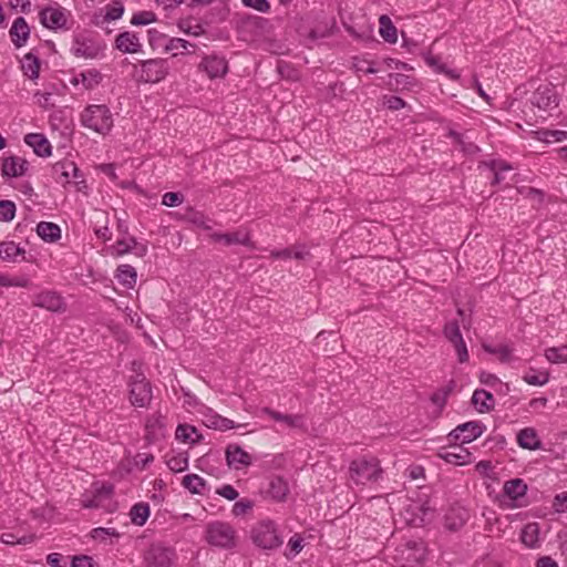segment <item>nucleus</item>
Segmentation results:
<instances>
[{
	"label": "nucleus",
	"instance_id": "nucleus-17",
	"mask_svg": "<svg viewBox=\"0 0 567 567\" xmlns=\"http://www.w3.org/2000/svg\"><path fill=\"white\" fill-rule=\"evenodd\" d=\"M9 34L16 48H21L27 43L30 35V27L23 17H19L13 21Z\"/></svg>",
	"mask_w": 567,
	"mask_h": 567
},
{
	"label": "nucleus",
	"instance_id": "nucleus-37",
	"mask_svg": "<svg viewBox=\"0 0 567 567\" xmlns=\"http://www.w3.org/2000/svg\"><path fill=\"white\" fill-rule=\"evenodd\" d=\"M147 432L150 440L162 437L164 435L165 419L158 413L157 416H153L147 421Z\"/></svg>",
	"mask_w": 567,
	"mask_h": 567
},
{
	"label": "nucleus",
	"instance_id": "nucleus-51",
	"mask_svg": "<svg viewBox=\"0 0 567 567\" xmlns=\"http://www.w3.org/2000/svg\"><path fill=\"white\" fill-rule=\"evenodd\" d=\"M209 422H210V424H209L210 427H213L215 430H219V431H227V430L236 427L234 421H231L227 417L220 416V415H213L209 419Z\"/></svg>",
	"mask_w": 567,
	"mask_h": 567
},
{
	"label": "nucleus",
	"instance_id": "nucleus-19",
	"mask_svg": "<svg viewBox=\"0 0 567 567\" xmlns=\"http://www.w3.org/2000/svg\"><path fill=\"white\" fill-rule=\"evenodd\" d=\"M75 172H76L75 163L72 161H69V159L56 162L52 166L53 178L62 185L71 184L72 183L71 173H75Z\"/></svg>",
	"mask_w": 567,
	"mask_h": 567
},
{
	"label": "nucleus",
	"instance_id": "nucleus-41",
	"mask_svg": "<svg viewBox=\"0 0 567 567\" xmlns=\"http://www.w3.org/2000/svg\"><path fill=\"white\" fill-rule=\"evenodd\" d=\"M545 357L551 363L567 362V344L561 347L548 348L545 351Z\"/></svg>",
	"mask_w": 567,
	"mask_h": 567
},
{
	"label": "nucleus",
	"instance_id": "nucleus-39",
	"mask_svg": "<svg viewBox=\"0 0 567 567\" xmlns=\"http://www.w3.org/2000/svg\"><path fill=\"white\" fill-rule=\"evenodd\" d=\"M484 350L491 354H496L503 363H509L514 360L513 349L508 346H484Z\"/></svg>",
	"mask_w": 567,
	"mask_h": 567
},
{
	"label": "nucleus",
	"instance_id": "nucleus-5",
	"mask_svg": "<svg viewBox=\"0 0 567 567\" xmlns=\"http://www.w3.org/2000/svg\"><path fill=\"white\" fill-rule=\"evenodd\" d=\"M205 538L213 546L229 548L235 545V530L227 523L213 522L206 527Z\"/></svg>",
	"mask_w": 567,
	"mask_h": 567
},
{
	"label": "nucleus",
	"instance_id": "nucleus-34",
	"mask_svg": "<svg viewBox=\"0 0 567 567\" xmlns=\"http://www.w3.org/2000/svg\"><path fill=\"white\" fill-rule=\"evenodd\" d=\"M117 280L127 288H133L136 282V271L131 265H121L116 270Z\"/></svg>",
	"mask_w": 567,
	"mask_h": 567
},
{
	"label": "nucleus",
	"instance_id": "nucleus-30",
	"mask_svg": "<svg viewBox=\"0 0 567 567\" xmlns=\"http://www.w3.org/2000/svg\"><path fill=\"white\" fill-rule=\"evenodd\" d=\"M37 234L48 243H54L61 237L60 227L50 221H40L37 226Z\"/></svg>",
	"mask_w": 567,
	"mask_h": 567
},
{
	"label": "nucleus",
	"instance_id": "nucleus-35",
	"mask_svg": "<svg viewBox=\"0 0 567 567\" xmlns=\"http://www.w3.org/2000/svg\"><path fill=\"white\" fill-rule=\"evenodd\" d=\"M132 523L137 526H143L150 516V506L147 503L135 504L130 512Z\"/></svg>",
	"mask_w": 567,
	"mask_h": 567
},
{
	"label": "nucleus",
	"instance_id": "nucleus-42",
	"mask_svg": "<svg viewBox=\"0 0 567 567\" xmlns=\"http://www.w3.org/2000/svg\"><path fill=\"white\" fill-rule=\"evenodd\" d=\"M533 373H526L523 377V380L529 385L542 386L545 385L549 381L548 371H538L535 372L534 369H530Z\"/></svg>",
	"mask_w": 567,
	"mask_h": 567
},
{
	"label": "nucleus",
	"instance_id": "nucleus-13",
	"mask_svg": "<svg viewBox=\"0 0 567 567\" xmlns=\"http://www.w3.org/2000/svg\"><path fill=\"white\" fill-rule=\"evenodd\" d=\"M199 70L210 79L221 78L227 73V62L224 58L208 55L203 58Z\"/></svg>",
	"mask_w": 567,
	"mask_h": 567
},
{
	"label": "nucleus",
	"instance_id": "nucleus-61",
	"mask_svg": "<svg viewBox=\"0 0 567 567\" xmlns=\"http://www.w3.org/2000/svg\"><path fill=\"white\" fill-rule=\"evenodd\" d=\"M216 493L228 501H235L239 495L235 487L229 484L220 486Z\"/></svg>",
	"mask_w": 567,
	"mask_h": 567
},
{
	"label": "nucleus",
	"instance_id": "nucleus-6",
	"mask_svg": "<svg viewBox=\"0 0 567 567\" xmlns=\"http://www.w3.org/2000/svg\"><path fill=\"white\" fill-rule=\"evenodd\" d=\"M169 72V64L164 59H150L141 61L138 80L144 83H158Z\"/></svg>",
	"mask_w": 567,
	"mask_h": 567
},
{
	"label": "nucleus",
	"instance_id": "nucleus-20",
	"mask_svg": "<svg viewBox=\"0 0 567 567\" xmlns=\"http://www.w3.org/2000/svg\"><path fill=\"white\" fill-rule=\"evenodd\" d=\"M116 48L123 53H137L141 51L142 44L138 37L133 32H122L116 37Z\"/></svg>",
	"mask_w": 567,
	"mask_h": 567
},
{
	"label": "nucleus",
	"instance_id": "nucleus-10",
	"mask_svg": "<svg viewBox=\"0 0 567 567\" xmlns=\"http://www.w3.org/2000/svg\"><path fill=\"white\" fill-rule=\"evenodd\" d=\"M39 16L42 25L51 30L65 28L68 22V13L60 6L47 7L40 11Z\"/></svg>",
	"mask_w": 567,
	"mask_h": 567
},
{
	"label": "nucleus",
	"instance_id": "nucleus-21",
	"mask_svg": "<svg viewBox=\"0 0 567 567\" xmlns=\"http://www.w3.org/2000/svg\"><path fill=\"white\" fill-rule=\"evenodd\" d=\"M35 306L45 308L50 311H61L64 308L62 297L54 291H44L37 296Z\"/></svg>",
	"mask_w": 567,
	"mask_h": 567
},
{
	"label": "nucleus",
	"instance_id": "nucleus-63",
	"mask_svg": "<svg viewBox=\"0 0 567 567\" xmlns=\"http://www.w3.org/2000/svg\"><path fill=\"white\" fill-rule=\"evenodd\" d=\"M553 506L557 513L567 512V492L557 494L554 497Z\"/></svg>",
	"mask_w": 567,
	"mask_h": 567
},
{
	"label": "nucleus",
	"instance_id": "nucleus-28",
	"mask_svg": "<svg viewBox=\"0 0 567 567\" xmlns=\"http://www.w3.org/2000/svg\"><path fill=\"white\" fill-rule=\"evenodd\" d=\"M503 492L512 501H517L525 496L527 485L522 478H513L504 484Z\"/></svg>",
	"mask_w": 567,
	"mask_h": 567
},
{
	"label": "nucleus",
	"instance_id": "nucleus-2",
	"mask_svg": "<svg viewBox=\"0 0 567 567\" xmlns=\"http://www.w3.org/2000/svg\"><path fill=\"white\" fill-rule=\"evenodd\" d=\"M382 474L380 462L375 457H359L349 466V477L357 485L377 482Z\"/></svg>",
	"mask_w": 567,
	"mask_h": 567
},
{
	"label": "nucleus",
	"instance_id": "nucleus-7",
	"mask_svg": "<svg viewBox=\"0 0 567 567\" xmlns=\"http://www.w3.org/2000/svg\"><path fill=\"white\" fill-rule=\"evenodd\" d=\"M175 559V550L159 543L152 544L144 553L145 567H171Z\"/></svg>",
	"mask_w": 567,
	"mask_h": 567
},
{
	"label": "nucleus",
	"instance_id": "nucleus-32",
	"mask_svg": "<svg viewBox=\"0 0 567 567\" xmlns=\"http://www.w3.org/2000/svg\"><path fill=\"white\" fill-rule=\"evenodd\" d=\"M182 485L192 494L204 495L207 488L206 481L197 474H187L183 477Z\"/></svg>",
	"mask_w": 567,
	"mask_h": 567
},
{
	"label": "nucleus",
	"instance_id": "nucleus-1",
	"mask_svg": "<svg viewBox=\"0 0 567 567\" xmlns=\"http://www.w3.org/2000/svg\"><path fill=\"white\" fill-rule=\"evenodd\" d=\"M426 557L422 540L409 539L395 547L392 556L394 567H421Z\"/></svg>",
	"mask_w": 567,
	"mask_h": 567
},
{
	"label": "nucleus",
	"instance_id": "nucleus-15",
	"mask_svg": "<svg viewBox=\"0 0 567 567\" xmlns=\"http://www.w3.org/2000/svg\"><path fill=\"white\" fill-rule=\"evenodd\" d=\"M226 462L230 468L240 470L251 464V456L237 444L226 449Z\"/></svg>",
	"mask_w": 567,
	"mask_h": 567
},
{
	"label": "nucleus",
	"instance_id": "nucleus-4",
	"mask_svg": "<svg viewBox=\"0 0 567 567\" xmlns=\"http://www.w3.org/2000/svg\"><path fill=\"white\" fill-rule=\"evenodd\" d=\"M251 537L254 543L262 549H275L282 544L275 523L271 520L258 523L251 532Z\"/></svg>",
	"mask_w": 567,
	"mask_h": 567
},
{
	"label": "nucleus",
	"instance_id": "nucleus-12",
	"mask_svg": "<svg viewBox=\"0 0 567 567\" xmlns=\"http://www.w3.org/2000/svg\"><path fill=\"white\" fill-rule=\"evenodd\" d=\"M130 399L133 405L144 408L152 400L151 384L145 380L134 381L131 384Z\"/></svg>",
	"mask_w": 567,
	"mask_h": 567
},
{
	"label": "nucleus",
	"instance_id": "nucleus-46",
	"mask_svg": "<svg viewBox=\"0 0 567 567\" xmlns=\"http://www.w3.org/2000/svg\"><path fill=\"white\" fill-rule=\"evenodd\" d=\"M79 76L81 78V80H79V78H75V82L79 83V81H81L85 89H92L101 80L100 73L95 70H87L85 72H81Z\"/></svg>",
	"mask_w": 567,
	"mask_h": 567
},
{
	"label": "nucleus",
	"instance_id": "nucleus-43",
	"mask_svg": "<svg viewBox=\"0 0 567 567\" xmlns=\"http://www.w3.org/2000/svg\"><path fill=\"white\" fill-rule=\"evenodd\" d=\"M0 286L28 288L30 286V279L25 276L12 277L8 275H0Z\"/></svg>",
	"mask_w": 567,
	"mask_h": 567
},
{
	"label": "nucleus",
	"instance_id": "nucleus-29",
	"mask_svg": "<svg viewBox=\"0 0 567 567\" xmlns=\"http://www.w3.org/2000/svg\"><path fill=\"white\" fill-rule=\"evenodd\" d=\"M268 493L275 501H285L289 493L287 481L280 476L272 477L269 482Z\"/></svg>",
	"mask_w": 567,
	"mask_h": 567
},
{
	"label": "nucleus",
	"instance_id": "nucleus-8",
	"mask_svg": "<svg viewBox=\"0 0 567 567\" xmlns=\"http://www.w3.org/2000/svg\"><path fill=\"white\" fill-rule=\"evenodd\" d=\"M102 49V44L91 33L81 32L74 37L71 52L76 58L95 59Z\"/></svg>",
	"mask_w": 567,
	"mask_h": 567
},
{
	"label": "nucleus",
	"instance_id": "nucleus-33",
	"mask_svg": "<svg viewBox=\"0 0 567 567\" xmlns=\"http://www.w3.org/2000/svg\"><path fill=\"white\" fill-rule=\"evenodd\" d=\"M166 51H173V55L176 56L181 53H194L196 50V44L190 43L181 38H171L165 44Z\"/></svg>",
	"mask_w": 567,
	"mask_h": 567
},
{
	"label": "nucleus",
	"instance_id": "nucleus-49",
	"mask_svg": "<svg viewBox=\"0 0 567 567\" xmlns=\"http://www.w3.org/2000/svg\"><path fill=\"white\" fill-rule=\"evenodd\" d=\"M489 166H491V171L494 174V177L492 181L493 185L499 184L504 179L503 173L512 169V167L509 165H507L506 163H504L502 161H492Z\"/></svg>",
	"mask_w": 567,
	"mask_h": 567
},
{
	"label": "nucleus",
	"instance_id": "nucleus-62",
	"mask_svg": "<svg viewBox=\"0 0 567 567\" xmlns=\"http://www.w3.org/2000/svg\"><path fill=\"white\" fill-rule=\"evenodd\" d=\"M118 534L114 528L97 527L91 532V536L97 540H104L107 536H117Z\"/></svg>",
	"mask_w": 567,
	"mask_h": 567
},
{
	"label": "nucleus",
	"instance_id": "nucleus-16",
	"mask_svg": "<svg viewBox=\"0 0 567 567\" xmlns=\"http://www.w3.org/2000/svg\"><path fill=\"white\" fill-rule=\"evenodd\" d=\"M24 143L33 148L40 157H49L52 154V146L45 135L41 133H29L24 136Z\"/></svg>",
	"mask_w": 567,
	"mask_h": 567
},
{
	"label": "nucleus",
	"instance_id": "nucleus-56",
	"mask_svg": "<svg viewBox=\"0 0 567 567\" xmlns=\"http://www.w3.org/2000/svg\"><path fill=\"white\" fill-rule=\"evenodd\" d=\"M184 200V197L179 193L168 192L165 193L162 197V204L167 207H174L181 205Z\"/></svg>",
	"mask_w": 567,
	"mask_h": 567
},
{
	"label": "nucleus",
	"instance_id": "nucleus-55",
	"mask_svg": "<svg viewBox=\"0 0 567 567\" xmlns=\"http://www.w3.org/2000/svg\"><path fill=\"white\" fill-rule=\"evenodd\" d=\"M389 79H390V84L391 85H395V86H410V85H413L415 80L409 75H405V74H401V73H395V74H390L389 75Z\"/></svg>",
	"mask_w": 567,
	"mask_h": 567
},
{
	"label": "nucleus",
	"instance_id": "nucleus-58",
	"mask_svg": "<svg viewBox=\"0 0 567 567\" xmlns=\"http://www.w3.org/2000/svg\"><path fill=\"white\" fill-rule=\"evenodd\" d=\"M383 100L384 105H386L388 109L392 111L401 110L406 105L403 99L395 95H385Z\"/></svg>",
	"mask_w": 567,
	"mask_h": 567
},
{
	"label": "nucleus",
	"instance_id": "nucleus-38",
	"mask_svg": "<svg viewBox=\"0 0 567 567\" xmlns=\"http://www.w3.org/2000/svg\"><path fill=\"white\" fill-rule=\"evenodd\" d=\"M22 69L24 74L30 79H37L39 76L40 62L39 59L32 54L28 53L24 55Z\"/></svg>",
	"mask_w": 567,
	"mask_h": 567
},
{
	"label": "nucleus",
	"instance_id": "nucleus-26",
	"mask_svg": "<svg viewBox=\"0 0 567 567\" xmlns=\"http://www.w3.org/2000/svg\"><path fill=\"white\" fill-rule=\"evenodd\" d=\"M517 443L520 447L535 451L540 449L542 442L533 427H525L517 434Z\"/></svg>",
	"mask_w": 567,
	"mask_h": 567
},
{
	"label": "nucleus",
	"instance_id": "nucleus-36",
	"mask_svg": "<svg viewBox=\"0 0 567 567\" xmlns=\"http://www.w3.org/2000/svg\"><path fill=\"white\" fill-rule=\"evenodd\" d=\"M538 535L537 524H527L522 530L520 539L527 547L535 548L538 546Z\"/></svg>",
	"mask_w": 567,
	"mask_h": 567
},
{
	"label": "nucleus",
	"instance_id": "nucleus-52",
	"mask_svg": "<svg viewBox=\"0 0 567 567\" xmlns=\"http://www.w3.org/2000/svg\"><path fill=\"white\" fill-rule=\"evenodd\" d=\"M453 384L454 382L451 381L450 385L433 393L431 396V401L433 402V404L442 409L445 405L447 396L453 389Z\"/></svg>",
	"mask_w": 567,
	"mask_h": 567
},
{
	"label": "nucleus",
	"instance_id": "nucleus-50",
	"mask_svg": "<svg viewBox=\"0 0 567 567\" xmlns=\"http://www.w3.org/2000/svg\"><path fill=\"white\" fill-rule=\"evenodd\" d=\"M156 21V14L152 11H138L133 14L131 23L133 25H147Z\"/></svg>",
	"mask_w": 567,
	"mask_h": 567
},
{
	"label": "nucleus",
	"instance_id": "nucleus-27",
	"mask_svg": "<svg viewBox=\"0 0 567 567\" xmlns=\"http://www.w3.org/2000/svg\"><path fill=\"white\" fill-rule=\"evenodd\" d=\"M177 441L194 445L203 440V435L190 424H179L175 432Z\"/></svg>",
	"mask_w": 567,
	"mask_h": 567
},
{
	"label": "nucleus",
	"instance_id": "nucleus-64",
	"mask_svg": "<svg viewBox=\"0 0 567 567\" xmlns=\"http://www.w3.org/2000/svg\"><path fill=\"white\" fill-rule=\"evenodd\" d=\"M71 567H94V564L92 557L80 555L72 558Z\"/></svg>",
	"mask_w": 567,
	"mask_h": 567
},
{
	"label": "nucleus",
	"instance_id": "nucleus-45",
	"mask_svg": "<svg viewBox=\"0 0 567 567\" xmlns=\"http://www.w3.org/2000/svg\"><path fill=\"white\" fill-rule=\"evenodd\" d=\"M16 204L9 199L0 200V221L9 223L16 216Z\"/></svg>",
	"mask_w": 567,
	"mask_h": 567
},
{
	"label": "nucleus",
	"instance_id": "nucleus-22",
	"mask_svg": "<svg viewBox=\"0 0 567 567\" xmlns=\"http://www.w3.org/2000/svg\"><path fill=\"white\" fill-rule=\"evenodd\" d=\"M468 519V512L462 506H453L445 514V526L450 530L460 529Z\"/></svg>",
	"mask_w": 567,
	"mask_h": 567
},
{
	"label": "nucleus",
	"instance_id": "nucleus-25",
	"mask_svg": "<svg viewBox=\"0 0 567 567\" xmlns=\"http://www.w3.org/2000/svg\"><path fill=\"white\" fill-rule=\"evenodd\" d=\"M472 403L480 413H486L494 409L495 399L491 392L484 389H477L472 395Z\"/></svg>",
	"mask_w": 567,
	"mask_h": 567
},
{
	"label": "nucleus",
	"instance_id": "nucleus-9",
	"mask_svg": "<svg viewBox=\"0 0 567 567\" xmlns=\"http://www.w3.org/2000/svg\"><path fill=\"white\" fill-rule=\"evenodd\" d=\"M530 104L539 111H551L558 106V97L555 89L548 84L540 85L532 95Z\"/></svg>",
	"mask_w": 567,
	"mask_h": 567
},
{
	"label": "nucleus",
	"instance_id": "nucleus-18",
	"mask_svg": "<svg viewBox=\"0 0 567 567\" xmlns=\"http://www.w3.org/2000/svg\"><path fill=\"white\" fill-rule=\"evenodd\" d=\"M264 414L269 415L272 420L284 423L290 429H302L305 427V417L300 414H284L275 411L270 408H264L261 410Z\"/></svg>",
	"mask_w": 567,
	"mask_h": 567
},
{
	"label": "nucleus",
	"instance_id": "nucleus-60",
	"mask_svg": "<svg viewBox=\"0 0 567 567\" xmlns=\"http://www.w3.org/2000/svg\"><path fill=\"white\" fill-rule=\"evenodd\" d=\"M452 344L454 346L458 361L461 363L467 362L468 361V351H467L466 344L464 342V339H461L460 341H456Z\"/></svg>",
	"mask_w": 567,
	"mask_h": 567
},
{
	"label": "nucleus",
	"instance_id": "nucleus-48",
	"mask_svg": "<svg viewBox=\"0 0 567 567\" xmlns=\"http://www.w3.org/2000/svg\"><path fill=\"white\" fill-rule=\"evenodd\" d=\"M443 333L451 343H454L463 339L458 322L456 320L446 322L444 326Z\"/></svg>",
	"mask_w": 567,
	"mask_h": 567
},
{
	"label": "nucleus",
	"instance_id": "nucleus-3",
	"mask_svg": "<svg viewBox=\"0 0 567 567\" xmlns=\"http://www.w3.org/2000/svg\"><path fill=\"white\" fill-rule=\"evenodd\" d=\"M81 123L96 133L106 134L113 127V116L106 105L93 104L81 113Z\"/></svg>",
	"mask_w": 567,
	"mask_h": 567
},
{
	"label": "nucleus",
	"instance_id": "nucleus-14",
	"mask_svg": "<svg viewBox=\"0 0 567 567\" xmlns=\"http://www.w3.org/2000/svg\"><path fill=\"white\" fill-rule=\"evenodd\" d=\"M29 167V162L19 156H9L3 158L1 165V175L3 177L23 176Z\"/></svg>",
	"mask_w": 567,
	"mask_h": 567
},
{
	"label": "nucleus",
	"instance_id": "nucleus-54",
	"mask_svg": "<svg viewBox=\"0 0 567 567\" xmlns=\"http://www.w3.org/2000/svg\"><path fill=\"white\" fill-rule=\"evenodd\" d=\"M254 507V503L250 499L241 498L237 501L233 506V514L235 516H243Z\"/></svg>",
	"mask_w": 567,
	"mask_h": 567
},
{
	"label": "nucleus",
	"instance_id": "nucleus-57",
	"mask_svg": "<svg viewBox=\"0 0 567 567\" xmlns=\"http://www.w3.org/2000/svg\"><path fill=\"white\" fill-rule=\"evenodd\" d=\"M189 221L204 229L212 228L210 219L199 212H192V214L189 215Z\"/></svg>",
	"mask_w": 567,
	"mask_h": 567
},
{
	"label": "nucleus",
	"instance_id": "nucleus-31",
	"mask_svg": "<svg viewBox=\"0 0 567 567\" xmlns=\"http://www.w3.org/2000/svg\"><path fill=\"white\" fill-rule=\"evenodd\" d=\"M380 35L385 42L395 43L398 41V30L392 23L391 19L386 14H382L379 18Z\"/></svg>",
	"mask_w": 567,
	"mask_h": 567
},
{
	"label": "nucleus",
	"instance_id": "nucleus-59",
	"mask_svg": "<svg viewBox=\"0 0 567 567\" xmlns=\"http://www.w3.org/2000/svg\"><path fill=\"white\" fill-rule=\"evenodd\" d=\"M246 7L252 8L259 12L266 13L270 10V4L267 0H241Z\"/></svg>",
	"mask_w": 567,
	"mask_h": 567
},
{
	"label": "nucleus",
	"instance_id": "nucleus-11",
	"mask_svg": "<svg viewBox=\"0 0 567 567\" xmlns=\"http://www.w3.org/2000/svg\"><path fill=\"white\" fill-rule=\"evenodd\" d=\"M485 425L478 421H470L457 425L450 434V440H461L462 443H471L472 441L480 437Z\"/></svg>",
	"mask_w": 567,
	"mask_h": 567
},
{
	"label": "nucleus",
	"instance_id": "nucleus-23",
	"mask_svg": "<svg viewBox=\"0 0 567 567\" xmlns=\"http://www.w3.org/2000/svg\"><path fill=\"white\" fill-rule=\"evenodd\" d=\"M25 249L14 241L0 243V258L9 262H18L24 259Z\"/></svg>",
	"mask_w": 567,
	"mask_h": 567
},
{
	"label": "nucleus",
	"instance_id": "nucleus-24",
	"mask_svg": "<svg viewBox=\"0 0 567 567\" xmlns=\"http://www.w3.org/2000/svg\"><path fill=\"white\" fill-rule=\"evenodd\" d=\"M212 238L215 241L224 243L226 246L236 245V244L244 245V246L251 245L249 234L240 231V230L234 231V233H225V234L215 233L212 235Z\"/></svg>",
	"mask_w": 567,
	"mask_h": 567
},
{
	"label": "nucleus",
	"instance_id": "nucleus-40",
	"mask_svg": "<svg viewBox=\"0 0 567 567\" xmlns=\"http://www.w3.org/2000/svg\"><path fill=\"white\" fill-rule=\"evenodd\" d=\"M166 465L172 472H183L188 467V457L184 453L168 455L166 458Z\"/></svg>",
	"mask_w": 567,
	"mask_h": 567
},
{
	"label": "nucleus",
	"instance_id": "nucleus-44",
	"mask_svg": "<svg viewBox=\"0 0 567 567\" xmlns=\"http://www.w3.org/2000/svg\"><path fill=\"white\" fill-rule=\"evenodd\" d=\"M0 539L6 545H16V544L27 545L34 540V535L29 534V535L17 536L13 533H3L0 537Z\"/></svg>",
	"mask_w": 567,
	"mask_h": 567
},
{
	"label": "nucleus",
	"instance_id": "nucleus-47",
	"mask_svg": "<svg viewBox=\"0 0 567 567\" xmlns=\"http://www.w3.org/2000/svg\"><path fill=\"white\" fill-rule=\"evenodd\" d=\"M136 246V239L134 237L117 239L115 245L112 247L114 256H122L130 252Z\"/></svg>",
	"mask_w": 567,
	"mask_h": 567
},
{
	"label": "nucleus",
	"instance_id": "nucleus-53",
	"mask_svg": "<svg viewBox=\"0 0 567 567\" xmlns=\"http://www.w3.org/2000/svg\"><path fill=\"white\" fill-rule=\"evenodd\" d=\"M123 12H124V7L122 6V3L114 2L113 4L106 7L104 20L105 21L117 20L122 17Z\"/></svg>",
	"mask_w": 567,
	"mask_h": 567
}]
</instances>
